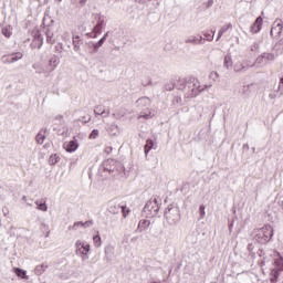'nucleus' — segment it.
I'll use <instances>...</instances> for the list:
<instances>
[{
  "mask_svg": "<svg viewBox=\"0 0 283 283\" xmlns=\"http://www.w3.org/2000/svg\"><path fill=\"white\" fill-rule=\"evenodd\" d=\"M199 213H200V219H205V216H207V212L205 211V205H201L199 207Z\"/></svg>",
  "mask_w": 283,
  "mask_h": 283,
  "instance_id": "obj_40",
  "label": "nucleus"
},
{
  "mask_svg": "<svg viewBox=\"0 0 283 283\" xmlns=\"http://www.w3.org/2000/svg\"><path fill=\"white\" fill-rule=\"evenodd\" d=\"M93 226H94V221L92 220L82 222V229H90V227H93Z\"/></svg>",
  "mask_w": 283,
  "mask_h": 283,
  "instance_id": "obj_37",
  "label": "nucleus"
},
{
  "mask_svg": "<svg viewBox=\"0 0 283 283\" xmlns=\"http://www.w3.org/2000/svg\"><path fill=\"white\" fill-rule=\"evenodd\" d=\"M185 43H191L192 45H205V40L202 39V35L199 38L196 35H190L185 40Z\"/></svg>",
  "mask_w": 283,
  "mask_h": 283,
  "instance_id": "obj_14",
  "label": "nucleus"
},
{
  "mask_svg": "<svg viewBox=\"0 0 283 283\" xmlns=\"http://www.w3.org/2000/svg\"><path fill=\"white\" fill-rule=\"evenodd\" d=\"M263 59L265 61V65L269 63H273L275 61V54L273 53H263Z\"/></svg>",
  "mask_w": 283,
  "mask_h": 283,
  "instance_id": "obj_28",
  "label": "nucleus"
},
{
  "mask_svg": "<svg viewBox=\"0 0 283 283\" xmlns=\"http://www.w3.org/2000/svg\"><path fill=\"white\" fill-rule=\"evenodd\" d=\"M211 84H201L200 80L191 78L189 82L187 80L181 78L177 83V90H182L186 93L187 98H196L199 94H202L205 90L211 88Z\"/></svg>",
  "mask_w": 283,
  "mask_h": 283,
  "instance_id": "obj_1",
  "label": "nucleus"
},
{
  "mask_svg": "<svg viewBox=\"0 0 283 283\" xmlns=\"http://www.w3.org/2000/svg\"><path fill=\"white\" fill-rule=\"evenodd\" d=\"M167 90H168L169 92H171V87H168Z\"/></svg>",
  "mask_w": 283,
  "mask_h": 283,
  "instance_id": "obj_60",
  "label": "nucleus"
},
{
  "mask_svg": "<svg viewBox=\"0 0 283 283\" xmlns=\"http://www.w3.org/2000/svg\"><path fill=\"white\" fill-rule=\"evenodd\" d=\"M120 211L123 213V218H127V216H129L132 210H129V208H127V206H122Z\"/></svg>",
  "mask_w": 283,
  "mask_h": 283,
  "instance_id": "obj_34",
  "label": "nucleus"
},
{
  "mask_svg": "<svg viewBox=\"0 0 283 283\" xmlns=\"http://www.w3.org/2000/svg\"><path fill=\"white\" fill-rule=\"evenodd\" d=\"M103 36H105V41H107V36H109V32H106Z\"/></svg>",
  "mask_w": 283,
  "mask_h": 283,
  "instance_id": "obj_53",
  "label": "nucleus"
},
{
  "mask_svg": "<svg viewBox=\"0 0 283 283\" xmlns=\"http://www.w3.org/2000/svg\"><path fill=\"white\" fill-rule=\"evenodd\" d=\"M137 240H138V238L135 237V238H132V239H130V242H136Z\"/></svg>",
  "mask_w": 283,
  "mask_h": 283,
  "instance_id": "obj_54",
  "label": "nucleus"
},
{
  "mask_svg": "<svg viewBox=\"0 0 283 283\" xmlns=\"http://www.w3.org/2000/svg\"><path fill=\"white\" fill-rule=\"evenodd\" d=\"M150 224H151V221L147 219H143L139 221L137 230L139 231V233H143V231H147L149 229Z\"/></svg>",
  "mask_w": 283,
  "mask_h": 283,
  "instance_id": "obj_18",
  "label": "nucleus"
},
{
  "mask_svg": "<svg viewBox=\"0 0 283 283\" xmlns=\"http://www.w3.org/2000/svg\"><path fill=\"white\" fill-rule=\"evenodd\" d=\"M231 28H233V25L231 23H228V24L221 27V29L218 32L217 41H220V39H222V34H224V32L231 30Z\"/></svg>",
  "mask_w": 283,
  "mask_h": 283,
  "instance_id": "obj_22",
  "label": "nucleus"
},
{
  "mask_svg": "<svg viewBox=\"0 0 283 283\" xmlns=\"http://www.w3.org/2000/svg\"><path fill=\"white\" fill-rule=\"evenodd\" d=\"M214 76H217V78H218V76H220V74H218V72H214Z\"/></svg>",
  "mask_w": 283,
  "mask_h": 283,
  "instance_id": "obj_58",
  "label": "nucleus"
},
{
  "mask_svg": "<svg viewBox=\"0 0 283 283\" xmlns=\"http://www.w3.org/2000/svg\"><path fill=\"white\" fill-rule=\"evenodd\" d=\"M102 46L98 44V42L93 44V52H98V49H101Z\"/></svg>",
  "mask_w": 283,
  "mask_h": 283,
  "instance_id": "obj_47",
  "label": "nucleus"
},
{
  "mask_svg": "<svg viewBox=\"0 0 283 283\" xmlns=\"http://www.w3.org/2000/svg\"><path fill=\"white\" fill-rule=\"evenodd\" d=\"M94 114L95 116H103V118H107V116H109V111H105L103 106H97L94 109Z\"/></svg>",
  "mask_w": 283,
  "mask_h": 283,
  "instance_id": "obj_20",
  "label": "nucleus"
},
{
  "mask_svg": "<svg viewBox=\"0 0 283 283\" xmlns=\"http://www.w3.org/2000/svg\"><path fill=\"white\" fill-rule=\"evenodd\" d=\"M21 59H23V53L21 52L10 53L7 55H2L1 63H3L4 65H10L12 63H17V61H21Z\"/></svg>",
  "mask_w": 283,
  "mask_h": 283,
  "instance_id": "obj_7",
  "label": "nucleus"
},
{
  "mask_svg": "<svg viewBox=\"0 0 283 283\" xmlns=\"http://www.w3.org/2000/svg\"><path fill=\"white\" fill-rule=\"evenodd\" d=\"M32 67L35 71V74H50V71H45L48 67V64H44L42 62L33 63Z\"/></svg>",
  "mask_w": 283,
  "mask_h": 283,
  "instance_id": "obj_12",
  "label": "nucleus"
},
{
  "mask_svg": "<svg viewBox=\"0 0 283 283\" xmlns=\"http://www.w3.org/2000/svg\"><path fill=\"white\" fill-rule=\"evenodd\" d=\"M271 238H273V228L271 226H264L261 229L254 230V240L259 244H266V242L271 241Z\"/></svg>",
  "mask_w": 283,
  "mask_h": 283,
  "instance_id": "obj_2",
  "label": "nucleus"
},
{
  "mask_svg": "<svg viewBox=\"0 0 283 283\" xmlns=\"http://www.w3.org/2000/svg\"><path fill=\"white\" fill-rule=\"evenodd\" d=\"M251 52L258 53L260 52V43L254 42L251 46H250Z\"/></svg>",
  "mask_w": 283,
  "mask_h": 283,
  "instance_id": "obj_35",
  "label": "nucleus"
},
{
  "mask_svg": "<svg viewBox=\"0 0 283 283\" xmlns=\"http://www.w3.org/2000/svg\"><path fill=\"white\" fill-rule=\"evenodd\" d=\"M2 34L7 36V39H10V36H12V31H10L8 28H3Z\"/></svg>",
  "mask_w": 283,
  "mask_h": 283,
  "instance_id": "obj_39",
  "label": "nucleus"
},
{
  "mask_svg": "<svg viewBox=\"0 0 283 283\" xmlns=\"http://www.w3.org/2000/svg\"><path fill=\"white\" fill-rule=\"evenodd\" d=\"M109 132L111 134H113V136H116V134H118V125L112 124L109 127Z\"/></svg>",
  "mask_w": 283,
  "mask_h": 283,
  "instance_id": "obj_36",
  "label": "nucleus"
},
{
  "mask_svg": "<svg viewBox=\"0 0 283 283\" xmlns=\"http://www.w3.org/2000/svg\"><path fill=\"white\" fill-rule=\"evenodd\" d=\"M277 255H279V259H276L274 261V264H275V266H277V269H273L270 272V282H272V283L277 282V277H280V274L283 271V258H282V255H280V253H277Z\"/></svg>",
  "mask_w": 283,
  "mask_h": 283,
  "instance_id": "obj_6",
  "label": "nucleus"
},
{
  "mask_svg": "<svg viewBox=\"0 0 283 283\" xmlns=\"http://www.w3.org/2000/svg\"><path fill=\"white\" fill-rule=\"evenodd\" d=\"M15 275H18V277H21L22 280H28L27 272L24 270H21L20 268L15 269Z\"/></svg>",
  "mask_w": 283,
  "mask_h": 283,
  "instance_id": "obj_31",
  "label": "nucleus"
},
{
  "mask_svg": "<svg viewBox=\"0 0 283 283\" xmlns=\"http://www.w3.org/2000/svg\"><path fill=\"white\" fill-rule=\"evenodd\" d=\"M44 271H48V263H42L41 265H36L34 269V273L36 275H43Z\"/></svg>",
  "mask_w": 283,
  "mask_h": 283,
  "instance_id": "obj_24",
  "label": "nucleus"
},
{
  "mask_svg": "<svg viewBox=\"0 0 283 283\" xmlns=\"http://www.w3.org/2000/svg\"><path fill=\"white\" fill-rule=\"evenodd\" d=\"M158 211H160V206L158 205L157 198L148 200L143 209V213L147 218H156Z\"/></svg>",
  "mask_w": 283,
  "mask_h": 283,
  "instance_id": "obj_3",
  "label": "nucleus"
},
{
  "mask_svg": "<svg viewBox=\"0 0 283 283\" xmlns=\"http://www.w3.org/2000/svg\"><path fill=\"white\" fill-rule=\"evenodd\" d=\"M112 164H114V160H107V161H105V164H104V169H105L106 171H109V174H114V168L107 167L108 165H112Z\"/></svg>",
  "mask_w": 283,
  "mask_h": 283,
  "instance_id": "obj_33",
  "label": "nucleus"
},
{
  "mask_svg": "<svg viewBox=\"0 0 283 283\" xmlns=\"http://www.w3.org/2000/svg\"><path fill=\"white\" fill-rule=\"evenodd\" d=\"M59 160H61V157H59V155H56V154L51 155L49 158V165H51V166L56 165V163H59Z\"/></svg>",
  "mask_w": 283,
  "mask_h": 283,
  "instance_id": "obj_32",
  "label": "nucleus"
},
{
  "mask_svg": "<svg viewBox=\"0 0 283 283\" xmlns=\"http://www.w3.org/2000/svg\"><path fill=\"white\" fill-rule=\"evenodd\" d=\"M64 148L69 154H74V151L78 149V140L76 139V137H74L73 140L66 143L64 145Z\"/></svg>",
  "mask_w": 283,
  "mask_h": 283,
  "instance_id": "obj_13",
  "label": "nucleus"
},
{
  "mask_svg": "<svg viewBox=\"0 0 283 283\" xmlns=\"http://www.w3.org/2000/svg\"><path fill=\"white\" fill-rule=\"evenodd\" d=\"M151 149H154V140L153 139H147L146 144L144 146L145 155L147 156V154H149V151H151Z\"/></svg>",
  "mask_w": 283,
  "mask_h": 283,
  "instance_id": "obj_26",
  "label": "nucleus"
},
{
  "mask_svg": "<svg viewBox=\"0 0 283 283\" xmlns=\"http://www.w3.org/2000/svg\"><path fill=\"white\" fill-rule=\"evenodd\" d=\"M214 35H216V31H212V34H209V33L203 34L206 41H212Z\"/></svg>",
  "mask_w": 283,
  "mask_h": 283,
  "instance_id": "obj_41",
  "label": "nucleus"
},
{
  "mask_svg": "<svg viewBox=\"0 0 283 283\" xmlns=\"http://www.w3.org/2000/svg\"><path fill=\"white\" fill-rule=\"evenodd\" d=\"M95 19H97V22L93 29L92 39H96L98 36V34H101V32H103V28H105V25H107V23L105 22V17L96 14Z\"/></svg>",
  "mask_w": 283,
  "mask_h": 283,
  "instance_id": "obj_8",
  "label": "nucleus"
},
{
  "mask_svg": "<svg viewBox=\"0 0 283 283\" xmlns=\"http://www.w3.org/2000/svg\"><path fill=\"white\" fill-rule=\"evenodd\" d=\"M93 244L95 247V249H101V247H103V241L101 240V234H96L93 237Z\"/></svg>",
  "mask_w": 283,
  "mask_h": 283,
  "instance_id": "obj_27",
  "label": "nucleus"
},
{
  "mask_svg": "<svg viewBox=\"0 0 283 283\" xmlns=\"http://www.w3.org/2000/svg\"><path fill=\"white\" fill-rule=\"evenodd\" d=\"M174 105H180L182 103V97L180 96H175L172 99Z\"/></svg>",
  "mask_w": 283,
  "mask_h": 283,
  "instance_id": "obj_42",
  "label": "nucleus"
},
{
  "mask_svg": "<svg viewBox=\"0 0 283 283\" xmlns=\"http://www.w3.org/2000/svg\"><path fill=\"white\" fill-rule=\"evenodd\" d=\"M78 229V224H76V222L73 226H69L67 230L69 231H77Z\"/></svg>",
  "mask_w": 283,
  "mask_h": 283,
  "instance_id": "obj_45",
  "label": "nucleus"
},
{
  "mask_svg": "<svg viewBox=\"0 0 283 283\" xmlns=\"http://www.w3.org/2000/svg\"><path fill=\"white\" fill-rule=\"evenodd\" d=\"M233 65V60L231 59V54H227L224 56L223 66L229 70Z\"/></svg>",
  "mask_w": 283,
  "mask_h": 283,
  "instance_id": "obj_29",
  "label": "nucleus"
},
{
  "mask_svg": "<svg viewBox=\"0 0 283 283\" xmlns=\"http://www.w3.org/2000/svg\"><path fill=\"white\" fill-rule=\"evenodd\" d=\"M62 40H63V41H70V33H69V32H64V33L62 34Z\"/></svg>",
  "mask_w": 283,
  "mask_h": 283,
  "instance_id": "obj_46",
  "label": "nucleus"
},
{
  "mask_svg": "<svg viewBox=\"0 0 283 283\" xmlns=\"http://www.w3.org/2000/svg\"><path fill=\"white\" fill-rule=\"evenodd\" d=\"M48 132V128L41 129L38 135L35 136V140L38 145H43L45 143L46 135L45 133Z\"/></svg>",
  "mask_w": 283,
  "mask_h": 283,
  "instance_id": "obj_19",
  "label": "nucleus"
},
{
  "mask_svg": "<svg viewBox=\"0 0 283 283\" xmlns=\"http://www.w3.org/2000/svg\"><path fill=\"white\" fill-rule=\"evenodd\" d=\"M55 120H63V115L55 116Z\"/></svg>",
  "mask_w": 283,
  "mask_h": 283,
  "instance_id": "obj_51",
  "label": "nucleus"
},
{
  "mask_svg": "<svg viewBox=\"0 0 283 283\" xmlns=\"http://www.w3.org/2000/svg\"><path fill=\"white\" fill-rule=\"evenodd\" d=\"M35 205H36V209L39 211H48V205L45 203V201H39L36 200L35 201Z\"/></svg>",
  "mask_w": 283,
  "mask_h": 283,
  "instance_id": "obj_30",
  "label": "nucleus"
},
{
  "mask_svg": "<svg viewBox=\"0 0 283 283\" xmlns=\"http://www.w3.org/2000/svg\"><path fill=\"white\" fill-rule=\"evenodd\" d=\"M87 46H88L90 49L94 48V42H88V43H87Z\"/></svg>",
  "mask_w": 283,
  "mask_h": 283,
  "instance_id": "obj_52",
  "label": "nucleus"
},
{
  "mask_svg": "<svg viewBox=\"0 0 283 283\" xmlns=\"http://www.w3.org/2000/svg\"><path fill=\"white\" fill-rule=\"evenodd\" d=\"M90 251H92V247L90 245V243L83 240L75 241V253L76 255H81L82 260L90 259Z\"/></svg>",
  "mask_w": 283,
  "mask_h": 283,
  "instance_id": "obj_4",
  "label": "nucleus"
},
{
  "mask_svg": "<svg viewBox=\"0 0 283 283\" xmlns=\"http://www.w3.org/2000/svg\"><path fill=\"white\" fill-rule=\"evenodd\" d=\"M72 43H73L74 52H77V54H81V45H83V40H81V36L73 35Z\"/></svg>",
  "mask_w": 283,
  "mask_h": 283,
  "instance_id": "obj_16",
  "label": "nucleus"
},
{
  "mask_svg": "<svg viewBox=\"0 0 283 283\" xmlns=\"http://www.w3.org/2000/svg\"><path fill=\"white\" fill-rule=\"evenodd\" d=\"M105 255H106V258H107V250H105Z\"/></svg>",
  "mask_w": 283,
  "mask_h": 283,
  "instance_id": "obj_61",
  "label": "nucleus"
},
{
  "mask_svg": "<svg viewBox=\"0 0 283 283\" xmlns=\"http://www.w3.org/2000/svg\"><path fill=\"white\" fill-rule=\"evenodd\" d=\"M75 224H77L78 229H82L83 221H77V222H75Z\"/></svg>",
  "mask_w": 283,
  "mask_h": 283,
  "instance_id": "obj_50",
  "label": "nucleus"
},
{
  "mask_svg": "<svg viewBox=\"0 0 283 283\" xmlns=\"http://www.w3.org/2000/svg\"><path fill=\"white\" fill-rule=\"evenodd\" d=\"M136 104L139 109H145V107L148 108L149 105H151V99H149V97H140L137 99Z\"/></svg>",
  "mask_w": 283,
  "mask_h": 283,
  "instance_id": "obj_17",
  "label": "nucleus"
},
{
  "mask_svg": "<svg viewBox=\"0 0 283 283\" xmlns=\"http://www.w3.org/2000/svg\"><path fill=\"white\" fill-rule=\"evenodd\" d=\"M33 43H34V45H36L39 49H41L42 48V45H43V36H41V33H35V35H34V39H33Z\"/></svg>",
  "mask_w": 283,
  "mask_h": 283,
  "instance_id": "obj_25",
  "label": "nucleus"
},
{
  "mask_svg": "<svg viewBox=\"0 0 283 283\" xmlns=\"http://www.w3.org/2000/svg\"><path fill=\"white\" fill-rule=\"evenodd\" d=\"M122 206L119 203H111L108 211L116 216V213H120Z\"/></svg>",
  "mask_w": 283,
  "mask_h": 283,
  "instance_id": "obj_23",
  "label": "nucleus"
},
{
  "mask_svg": "<svg viewBox=\"0 0 283 283\" xmlns=\"http://www.w3.org/2000/svg\"><path fill=\"white\" fill-rule=\"evenodd\" d=\"M234 72H247L249 70V64L244 62H238L233 66Z\"/></svg>",
  "mask_w": 283,
  "mask_h": 283,
  "instance_id": "obj_21",
  "label": "nucleus"
},
{
  "mask_svg": "<svg viewBox=\"0 0 283 283\" xmlns=\"http://www.w3.org/2000/svg\"><path fill=\"white\" fill-rule=\"evenodd\" d=\"M262 23H263L262 17H258L254 23L251 25L250 32H252V34H258V32L262 30Z\"/></svg>",
  "mask_w": 283,
  "mask_h": 283,
  "instance_id": "obj_15",
  "label": "nucleus"
},
{
  "mask_svg": "<svg viewBox=\"0 0 283 283\" xmlns=\"http://www.w3.org/2000/svg\"><path fill=\"white\" fill-rule=\"evenodd\" d=\"M112 150H113V148H112L111 146H107V147L105 148V153H106V154H112Z\"/></svg>",
  "mask_w": 283,
  "mask_h": 283,
  "instance_id": "obj_48",
  "label": "nucleus"
},
{
  "mask_svg": "<svg viewBox=\"0 0 283 283\" xmlns=\"http://www.w3.org/2000/svg\"><path fill=\"white\" fill-rule=\"evenodd\" d=\"M147 0H136L137 3H145Z\"/></svg>",
  "mask_w": 283,
  "mask_h": 283,
  "instance_id": "obj_55",
  "label": "nucleus"
},
{
  "mask_svg": "<svg viewBox=\"0 0 283 283\" xmlns=\"http://www.w3.org/2000/svg\"><path fill=\"white\" fill-rule=\"evenodd\" d=\"M56 28L54 25H49L45 28V35H46V43H50V45H54L56 43Z\"/></svg>",
  "mask_w": 283,
  "mask_h": 283,
  "instance_id": "obj_10",
  "label": "nucleus"
},
{
  "mask_svg": "<svg viewBox=\"0 0 283 283\" xmlns=\"http://www.w3.org/2000/svg\"><path fill=\"white\" fill-rule=\"evenodd\" d=\"M282 30H283V22H282V20L276 19L272 24L270 35L274 36V39H277V38L282 36Z\"/></svg>",
  "mask_w": 283,
  "mask_h": 283,
  "instance_id": "obj_9",
  "label": "nucleus"
},
{
  "mask_svg": "<svg viewBox=\"0 0 283 283\" xmlns=\"http://www.w3.org/2000/svg\"><path fill=\"white\" fill-rule=\"evenodd\" d=\"M97 43L103 48V44L105 43V36H103Z\"/></svg>",
  "mask_w": 283,
  "mask_h": 283,
  "instance_id": "obj_49",
  "label": "nucleus"
},
{
  "mask_svg": "<svg viewBox=\"0 0 283 283\" xmlns=\"http://www.w3.org/2000/svg\"><path fill=\"white\" fill-rule=\"evenodd\" d=\"M60 63L61 61L59 60V57L56 56L51 57L46 63L45 72H49V74H52V72H54L56 67H59Z\"/></svg>",
  "mask_w": 283,
  "mask_h": 283,
  "instance_id": "obj_11",
  "label": "nucleus"
},
{
  "mask_svg": "<svg viewBox=\"0 0 283 283\" xmlns=\"http://www.w3.org/2000/svg\"><path fill=\"white\" fill-rule=\"evenodd\" d=\"M98 129H93L92 133L90 134V138L93 140H96V138H98Z\"/></svg>",
  "mask_w": 283,
  "mask_h": 283,
  "instance_id": "obj_38",
  "label": "nucleus"
},
{
  "mask_svg": "<svg viewBox=\"0 0 283 283\" xmlns=\"http://www.w3.org/2000/svg\"><path fill=\"white\" fill-rule=\"evenodd\" d=\"M151 116H154V115H151V112H149L147 114L140 115L138 118H145L146 120H149V118H151Z\"/></svg>",
  "mask_w": 283,
  "mask_h": 283,
  "instance_id": "obj_44",
  "label": "nucleus"
},
{
  "mask_svg": "<svg viewBox=\"0 0 283 283\" xmlns=\"http://www.w3.org/2000/svg\"><path fill=\"white\" fill-rule=\"evenodd\" d=\"M168 224H178L180 222V209L178 207H168L165 212Z\"/></svg>",
  "mask_w": 283,
  "mask_h": 283,
  "instance_id": "obj_5",
  "label": "nucleus"
},
{
  "mask_svg": "<svg viewBox=\"0 0 283 283\" xmlns=\"http://www.w3.org/2000/svg\"><path fill=\"white\" fill-rule=\"evenodd\" d=\"M57 48H60V50H63V43H59Z\"/></svg>",
  "mask_w": 283,
  "mask_h": 283,
  "instance_id": "obj_56",
  "label": "nucleus"
},
{
  "mask_svg": "<svg viewBox=\"0 0 283 283\" xmlns=\"http://www.w3.org/2000/svg\"><path fill=\"white\" fill-rule=\"evenodd\" d=\"M78 1H80V3H82V4H84V3L87 2V0H78Z\"/></svg>",
  "mask_w": 283,
  "mask_h": 283,
  "instance_id": "obj_57",
  "label": "nucleus"
},
{
  "mask_svg": "<svg viewBox=\"0 0 283 283\" xmlns=\"http://www.w3.org/2000/svg\"><path fill=\"white\" fill-rule=\"evenodd\" d=\"M255 63H258L259 65H261V63H265L264 55L262 54L258 56L255 60Z\"/></svg>",
  "mask_w": 283,
  "mask_h": 283,
  "instance_id": "obj_43",
  "label": "nucleus"
},
{
  "mask_svg": "<svg viewBox=\"0 0 283 283\" xmlns=\"http://www.w3.org/2000/svg\"><path fill=\"white\" fill-rule=\"evenodd\" d=\"M57 3H61V1H63V0H55Z\"/></svg>",
  "mask_w": 283,
  "mask_h": 283,
  "instance_id": "obj_59",
  "label": "nucleus"
}]
</instances>
